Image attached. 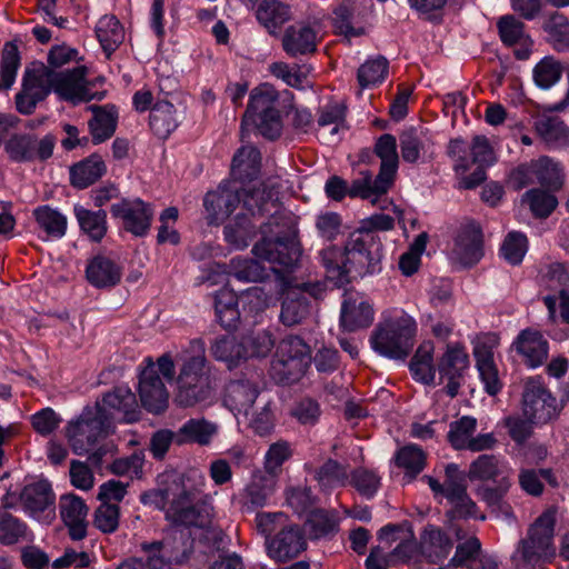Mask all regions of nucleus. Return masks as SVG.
I'll return each instance as SVG.
<instances>
[{
  "label": "nucleus",
  "mask_w": 569,
  "mask_h": 569,
  "mask_svg": "<svg viewBox=\"0 0 569 569\" xmlns=\"http://www.w3.org/2000/svg\"><path fill=\"white\" fill-rule=\"evenodd\" d=\"M20 66V56L18 47L13 43H6L2 52L0 76L2 83L0 89H9L16 80V74Z\"/></svg>",
  "instance_id": "69168bd1"
},
{
  "label": "nucleus",
  "mask_w": 569,
  "mask_h": 569,
  "mask_svg": "<svg viewBox=\"0 0 569 569\" xmlns=\"http://www.w3.org/2000/svg\"><path fill=\"white\" fill-rule=\"evenodd\" d=\"M483 256L482 231L476 222L462 224L456 237L452 258L463 267H470L480 261Z\"/></svg>",
  "instance_id": "dca6fc26"
},
{
  "label": "nucleus",
  "mask_w": 569,
  "mask_h": 569,
  "mask_svg": "<svg viewBox=\"0 0 569 569\" xmlns=\"http://www.w3.org/2000/svg\"><path fill=\"white\" fill-rule=\"evenodd\" d=\"M252 190L248 189V191ZM246 192L247 190L244 189L242 194H240L238 189L230 184H220L216 190L209 191L203 199L209 223H218L228 218L240 201H243Z\"/></svg>",
  "instance_id": "a211bd4d"
},
{
  "label": "nucleus",
  "mask_w": 569,
  "mask_h": 569,
  "mask_svg": "<svg viewBox=\"0 0 569 569\" xmlns=\"http://www.w3.org/2000/svg\"><path fill=\"white\" fill-rule=\"evenodd\" d=\"M260 393V375L247 371L231 379L224 389L223 403L236 413L248 416Z\"/></svg>",
  "instance_id": "9b49d317"
},
{
  "label": "nucleus",
  "mask_w": 569,
  "mask_h": 569,
  "mask_svg": "<svg viewBox=\"0 0 569 569\" xmlns=\"http://www.w3.org/2000/svg\"><path fill=\"white\" fill-rule=\"evenodd\" d=\"M305 549V537L301 530L296 526L282 529L274 538L267 542L269 557L280 562L297 557Z\"/></svg>",
  "instance_id": "4be33fe9"
},
{
  "label": "nucleus",
  "mask_w": 569,
  "mask_h": 569,
  "mask_svg": "<svg viewBox=\"0 0 569 569\" xmlns=\"http://www.w3.org/2000/svg\"><path fill=\"white\" fill-rule=\"evenodd\" d=\"M106 173V164L99 154L79 161L70 168V183L84 189L97 182Z\"/></svg>",
  "instance_id": "473e14b6"
},
{
  "label": "nucleus",
  "mask_w": 569,
  "mask_h": 569,
  "mask_svg": "<svg viewBox=\"0 0 569 569\" xmlns=\"http://www.w3.org/2000/svg\"><path fill=\"white\" fill-rule=\"evenodd\" d=\"M27 525L6 509L0 510V543L11 546L26 539Z\"/></svg>",
  "instance_id": "603ef678"
},
{
  "label": "nucleus",
  "mask_w": 569,
  "mask_h": 569,
  "mask_svg": "<svg viewBox=\"0 0 569 569\" xmlns=\"http://www.w3.org/2000/svg\"><path fill=\"white\" fill-rule=\"evenodd\" d=\"M361 177L355 179L349 188L348 194L352 198L360 197L368 199L372 203L378 201L381 194L387 193L389 189L380 190L378 188V176L372 179V174L369 171H361Z\"/></svg>",
  "instance_id": "bf43d9fd"
},
{
  "label": "nucleus",
  "mask_w": 569,
  "mask_h": 569,
  "mask_svg": "<svg viewBox=\"0 0 569 569\" xmlns=\"http://www.w3.org/2000/svg\"><path fill=\"white\" fill-rule=\"evenodd\" d=\"M356 7L355 0H343L333 11V24L338 33L343 34L348 42L352 37L365 33L363 28H355L351 22Z\"/></svg>",
  "instance_id": "5fc2aeb1"
},
{
  "label": "nucleus",
  "mask_w": 569,
  "mask_h": 569,
  "mask_svg": "<svg viewBox=\"0 0 569 569\" xmlns=\"http://www.w3.org/2000/svg\"><path fill=\"white\" fill-rule=\"evenodd\" d=\"M305 528L311 539H320L337 531L338 522L327 510L313 509L308 512Z\"/></svg>",
  "instance_id": "8fccbe9b"
},
{
  "label": "nucleus",
  "mask_w": 569,
  "mask_h": 569,
  "mask_svg": "<svg viewBox=\"0 0 569 569\" xmlns=\"http://www.w3.org/2000/svg\"><path fill=\"white\" fill-rule=\"evenodd\" d=\"M213 518V507L208 499H197L193 491L181 481L173 503L166 509V519L176 527L208 528Z\"/></svg>",
  "instance_id": "9d476101"
},
{
  "label": "nucleus",
  "mask_w": 569,
  "mask_h": 569,
  "mask_svg": "<svg viewBox=\"0 0 569 569\" xmlns=\"http://www.w3.org/2000/svg\"><path fill=\"white\" fill-rule=\"evenodd\" d=\"M543 30L548 42L557 51H566L569 48V21L559 12H552L545 20Z\"/></svg>",
  "instance_id": "49530a36"
},
{
  "label": "nucleus",
  "mask_w": 569,
  "mask_h": 569,
  "mask_svg": "<svg viewBox=\"0 0 569 569\" xmlns=\"http://www.w3.org/2000/svg\"><path fill=\"white\" fill-rule=\"evenodd\" d=\"M373 152L381 161L378 188L380 190L390 189L399 166L396 137L390 133L380 136L375 143Z\"/></svg>",
  "instance_id": "412c9836"
},
{
  "label": "nucleus",
  "mask_w": 569,
  "mask_h": 569,
  "mask_svg": "<svg viewBox=\"0 0 569 569\" xmlns=\"http://www.w3.org/2000/svg\"><path fill=\"white\" fill-rule=\"evenodd\" d=\"M477 428V419L470 416H463L459 420L450 423L448 441L457 449H466Z\"/></svg>",
  "instance_id": "6e6d98bb"
},
{
  "label": "nucleus",
  "mask_w": 569,
  "mask_h": 569,
  "mask_svg": "<svg viewBox=\"0 0 569 569\" xmlns=\"http://www.w3.org/2000/svg\"><path fill=\"white\" fill-rule=\"evenodd\" d=\"M277 293L283 296L280 320L286 326L300 323L309 313L307 298L297 289H292L290 277H279Z\"/></svg>",
  "instance_id": "aec40b11"
},
{
  "label": "nucleus",
  "mask_w": 569,
  "mask_h": 569,
  "mask_svg": "<svg viewBox=\"0 0 569 569\" xmlns=\"http://www.w3.org/2000/svg\"><path fill=\"white\" fill-rule=\"evenodd\" d=\"M493 483V487H479L477 495L483 502L488 505L489 508H491L493 512H499L506 517H511L512 509L510 505L503 500V497L507 495L511 487V479H508L506 476H503L502 479H498V482Z\"/></svg>",
  "instance_id": "ea45409f"
},
{
  "label": "nucleus",
  "mask_w": 569,
  "mask_h": 569,
  "mask_svg": "<svg viewBox=\"0 0 569 569\" xmlns=\"http://www.w3.org/2000/svg\"><path fill=\"white\" fill-rule=\"evenodd\" d=\"M87 68L57 72L41 61L31 62L24 71L22 89L16 96L17 110L22 114L33 113L37 104L53 90L62 100L79 102L102 100L104 92H91L86 84Z\"/></svg>",
  "instance_id": "f03ea898"
},
{
  "label": "nucleus",
  "mask_w": 569,
  "mask_h": 569,
  "mask_svg": "<svg viewBox=\"0 0 569 569\" xmlns=\"http://www.w3.org/2000/svg\"><path fill=\"white\" fill-rule=\"evenodd\" d=\"M380 250L381 243L375 232L353 231L343 249L330 246L320 251L326 279L341 288L351 281L352 273L363 277L376 272L381 259Z\"/></svg>",
  "instance_id": "7ed1b4c3"
},
{
  "label": "nucleus",
  "mask_w": 569,
  "mask_h": 569,
  "mask_svg": "<svg viewBox=\"0 0 569 569\" xmlns=\"http://www.w3.org/2000/svg\"><path fill=\"white\" fill-rule=\"evenodd\" d=\"M523 201L529 203L530 210L538 218H547L556 209L557 198L541 189H531L523 194Z\"/></svg>",
  "instance_id": "680f3d73"
},
{
  "label": "nucleus",
  "mask_w": 569,
  "mask_h": 569,
  "mask_svg": "<svg viewBox=\"0 0 569 569\" xmlns=\"http://www.w3.org/2000/svg\"><path fill=\"white\" fill-rule=\"evenodd\" d=\"M180 483L181 479L173 478L160 488L143 492L140 500L146 506H153L159 510L166 511V509L173 503Z\"/></svg>",
  "instance_id": "864d4df0"
},
{
  "label": "nucleus",
  "mask_w": 569,
  "mask_h": 569,
  "mask_svg": "<svg viewBox=\"0 0 569 569\" xmlns=\"http://www.w3.org/2000/svg\"><path fill=\"white\" fill-rule=\"evenodd\" d=\"M562 68L552 57H545L533 69V80L542 89L553 86L561 77Z\"/></svg>",
  "instance_id": "e2e57ef3"
},
{
  "label": "nucleus",
  "mask_w": 569,
  "mask_h": 569,
  "mask_svg": "<svg viewBox=\"0 0 569 569\" xmlns=\"http://www.w3.org/2000/svg\"><path fill=\"white\" fill-rule=\"evenodd\" d=\"M138 391L141 406L147 411L159 415L168 408L169 392L154 366L140 373Z\"/></svg>",
  "instance_id": "f3484780"
},
{
  "label": "nucleus",
  "mask_w": 569,
  "mask_h": 569,
  "mask_svg": "<svg viewBox=\"0 0 569 569\" xmlns=\"http://www.w3.org/2000/svg\"><path fill=\"white\" fill-rule=\"evenodd\" d=\"M110 417L99 406L86 407L81 415L68 423L66 436L76 455L89 452L111 430Z\"/></svg>",
  "instance_id": "6e6552de"
},
{
  "label": "nucleus",
  "mask_w": 569,
  "mask_h": 569,
  "mask_svg": "<svg viewBox=\"0 0 569 569\" xmlns=\"http://www.w3.org/2000/svg\"><path fill=\"white\" fill-rule=\"evenodd\" d=\"M517 351L523 356L530 367H538L548 357V341L542 335L532 329L522 330L516 342Z\"/></svg>",
  "instance_id": "c85d7f7f"
},
{
  "label": "nucleus",
  "mask_w": 569,
  "mask_h": 569,
  "mask_svg": "<svg viewBox=\"0 0 569 569\" xmlns=\"http://www.w3.org/2000/svg\"><path fill=\"white\" fill-rule=\"evenodd\" d=\"M93 117L89 120V129L94 143H101L116 131L118 114L113 107L91 106Z\"/></svg>",
  "instance_id": "c9c22d12"
},
{
  "label": "nucleus",
  "mask_w": 569,
  "mask_h": 569,
  "mask_svg": "<svg viewBox=\"0 0 569 569\" xmlns=\"http://www.w3.org/2000/svg\"><path fill=\"white\" fill-rule=\"evenodd\" d=\"M74 213L81 230L93 241H100L107 232V213L104 210L90 211L76 207Z\"/></svg>",
  "instance_id": "de8ad7c7"
},
{
  "label": "nucleus",
  "mask_w": 569,
  "mask_h": 569,
  "mask_svg": "<svg viewBox=\"0 0 569 569\" xmlns=\"http://www.w3.org/2000/svg\"><path fill=\"white\" fill-rule=\"evenodd\" d=\"M176 109L168 101L157 102L150 112L149 124L152 132L160 139H166L177 128Z\"/></svg>",
  "instance_id": "79ce46f5"
},
{
  "label": "nucleus",
  "mask_w": 569,
  "mask_h": 569,
  "mask_svg": "<svg viewBox=\"0 0 569 569\" xmlns=\"http://www.w3.org/2000/svg\"><path fill=\"white\" fill-rule=\"evenodd\" d=\"M228 274L240 282H263L269 277L268 270L252 258L231 259Z\"/></svg>",
  "instance_id": "a19ab883"
},
{
  "label": "nucleus",
  "mask_w": 569,
  "mask_h": 569,
  "mask_svg": "<svg viewBox=\"0 0 569 569\" xmlns=\"http://www.w3.org/2000/svg\"><path fill=\"white\" fill-rule=\"evenodd\" d=\"M217 432L216 423L206 419H189L177 430V445L197 443L208 446Z\"/></svg>",
  "instance_id": "72a5a7b5"
},
{
  "label": "nucleus",
  "mask_w": 569,
  "mask_h": 569,
  "mask_svg": "<svg viewBox=\"0 0 569 569\" xmlns=\"http://www.w3.org/2000/svg\"><path fill=\"white\" fill-rule=\"evenodd\" d=\"M388 72V60L378 57L363 63L358 69V81L361 88L381 82Z\"/></svg>",
  "instance_id": "0e129e2a"
},
{
  "label": "nucleus",
  "mask_w": 569,
  "mask_h": 569,
  "mask_svg": "<svg viewBox=\"0 0 569 569\" xmlns=\"http://www.w3.org/2000/svg\"><path fill=\"white\" fill-rule=\"evenodd\" d=\"M315 478L323 490L343 487L348 482L347 467L337 460L328 459L316 470Z\"/></svg>",
  "instance_id": "3c124183"
},
{
  "label": "nucleus",
  "mask_w": 569,
  "mask_h": 569,
  "mask_svg": "<svg viewBox=\"0 0 569 569\" xmlns=\"http://www.w3.org/2000/svg\"><path fill=\"white\" fill-rule=\"evenodd\" d=\"M316 37L309 26H290L282 36V48L291 57L312 53L317 49Z\"/></svg>",
  "instance_id": "c756f323"
},
{
  "label": "nucleus",
  "mask_w": 569,
  "mask_h": 569,
  "mask_svg": "<svg viewBox=\"0 0 569 569\" xmlns=\"http://www.w3.org/2000/svg\"><path fill=\"white\" fill-rule=\"evenodd\" d=\"M119 505L100 503L94 510L93 526L103 533H112L119 527Z\"/></svg>",
  "instance_id": "774afa93"
},
{
  "label": "nucleus",
  "mask_w": 569,
  "mask_h": 569,
  "mask_svg": "<svg viewBox=\"0 0 569 569\" xmlns=\"http://www.w3.org/2000/svg\"><path fill=\"white\" fill-rule=\"evenodd\" d=\"M396 463L413 478L422 471L426 463V455L417 445H409L397 452Z\"/></svg>",
  "instance_id": "13d9d810"
},
{
  "label": "nucleus",
  "mask_w": 569,
  "mask_h": 569,
  "mask_svg": "<svg viewBox=\"0 0 569 569\" xmlns=\"http://www.w3.org/2000/svg\"><path fill=\"white\" fill-rule=\"evenodd\" d=\"M256 17L270 33H274L290 19V9L278 0H262L257 7Z\"/></svg>",
  "instance_id": "58836bf2"
},
{
  "label": "nucleus",
  "mask_w": 569,
  "mask_h": 569,
  "mask_svg": "<svg viewBox=\"0 0 569 569\" xmlns=\"http://www.w3.org/2000/svg\"><path fill=\"white\" fill-rule=\"evenodd\" d=\"M375 317L372 306L359 296L347 297L341 306L340 322L347 331L368 328Z\"/></svg>",
  "instance_id": "393cba45"
},
{
  "label": "nucleus",
  "mask_w": 569,
  "mask_h": 569,
  "mask_svg": "<svg viewBox=\"0 0 569 569\" xmlns=\"http://www.w3.org/2000/svg\"><path fill=\"white\" fill-rule=\"evenodd\" d=\"M60 515L66 526L69 528V535L73 540H81L87 535L86 517L88 508L84 501L73 495L62 496L59 503Z\"/></svg>",
  "instance_id": "b1692460"
},
{
  "label": "nucleus",
  "mask_w": 569,
  "mask_h": 569,
  "mask_svg": "<svg viewBox=\"0 0 569 569\" xmlns=\"http://www.w3.org/2000/svg\"><path fill=\"white\" fill-rule=\"evenodd\" d=\"M97 38L103 51L110 56L124 39V31L114 16H103L96 27Z\"/></svg>",
  "instance_id": "37998d69"
},
{
  "label": "nucleus",
  "mask_w": 569,
  "mask_h": 569,
  "mask_svg": "<svg viewBox=\"0 0 569 569\" xmlns=\"http://www.w3.org/2000/svg\"><path fill=\"white\" fill-rule=\"evenodd\" d=\"M257 190H266L264 188H253L252 192ZM251 193V191H247L243 199ZM243 209L247 212H243L237 216L236 221L233 223H229L224 227L223 233L226 241L231 244L236 249H243L249 246L250 240L257 233V221L266 216H256L249 211L243 204Z\"/></svg>",
  "instance_id": "5701e85b"
},
{
  "label": "nucleus",
  "mask_w": 569,
  "mask_h": 569,
  "mask_svg": "<svg viewBox=\"0 0 569 569\" xmlns=\"http://www.w3.org/2000/svg\"><path fill=\"white\" fill-rule=\"evenodd\" d=\"M274 485L276 481L272 476H267L261 472L253 473L240 495L242 509L252 511L256 508L263 507L268 498L272 495Z\"/></svg>",
  "instance_id": "cd10ccee"
},
{
  "label": "nucleus",
  "mask_w": 569,
  "mask_h": 569,
  "mask_svg": "<svg viewBox=\"0 0 569 569\" xmlns=\"http://www.w3.org/2000/svg\"><path fill=\"white\" fill-rule=\"evenodd\" d=\"M469 367V356L459 343L448 345L445 353L438 361L440 378L448 380L445 388L447 395L456 397L461 386V380Z\"/></svg>",
  "instance_id": "2eb2a0df"
},
{
  "label": "nucleus",
  "mask_w": 569,
  "mask_h": 569,
  "mask_svg": "<svg viewBox=\"0 0 569 569\" xmlns=\"http://www.w3.org/2000/svg\"><path fill=\"white\" fill-rule=\"evenodd\" d=\"M32 214L39 229H41L48 238L60 239L67 233L68 219L58 209L43 204L37 207Z\"/></svg>",
  "instance_id": "e433bc0d"
},
{
  "label": "nucleus",
  "mask_w": 569,
  "mask_h": 569,
  "mask_svg": "<svg viewBox=\"0 0 569 569\" xmlns=\"http://www.w3.org/2000/svg\"><path fill=\"white\" fill-rule=\"evenodd\" d=\"M88 281L96 288H111L117 286L122 277V268L111 258L97 254L89 260L86 269Z\"/></svg>",
  "instance_id": "a878e982"
},
{
  "label": "nucleus",
  "mask_w": 569,
  "mask_h": 569,
  "mask_svg": "<svg viewBox=\"0 0 569 569\" xmlns=\"http://www.w3.org/2000/svg\"><path fill=\"white\" fill-rule=\"evenodd\" d=\"M410 370L413 378L425 385L435 381L436 369L433 367V346L431 342L422 343L410 361Z\"/></svg>",
  "instance_id": "c03bdc74"
},
{
  "label": "nucleus",
  "mask_w": 569,
  "mask_h": 569,
  "mask_svg": "<svg viewBox=\"0 0 569 569\" xmlns=\"http://www.w3.org/2000/svg\"><path fill=\"white\" fill-rule=\"evenodd\" d=\"M110 210L113 217L122 219L123 228L137 237L144 236L151 226L153 211L140 199H123L112 204Z\"/></svg>",
  "instance_id": "6ab92c4d"
},
{
  "label": "nucleus",
  "mask_w": 569,
  "mask_h": 569,
  "mask_svg": "<svg viewBox=\"0 0 569 569\" xmlns=\"http://www.w3.org/2000/svg\"><path fill=\"white\" fill-rule=\"evenodd\" d=\"M23 507L30 512L43 511L53 503L54 496L47 481L28 485L20 493Z\"/></svg>",
  "instance_id": "a18cd8bd"
},
{
  "label": "nucleus",
  "mask_w": 569,
  "mask_h": 569,
  "mask_svg": "<svg viewBox=\"0 0 569 569\" xmlns=\"http://www.w3.org/2000/svg\"><path fill=\"white\" fill-rule=\"evenodd\" d=\"M56 139L48 134L38 140L33 134H13L4 144L9 158L17 162L32 161L38 158L47 160L52 156Z\"/></svg>",
  "instance_id": "f8f14e48"
},
{
  "label": "nucleus",
  "mask_w": 569,
  "mask_h": 569,
  "mask_svg": "<svg viewBox=\"0 0 569 569\" xmlns=\"http://www.w3.org/2000/svg\"><path fill=\"white\" fill-rule=\"evenodd\" d=\"M536 176L539 183L550 191L561 189L563 184V174L558 163L548 157H542L536 164Z\"/></svg>",
  "instance_id": "4d7b16f0"
},
{
  "label": "nucleus",
  "mask_w": 569,
  "mask_h": 569,
  "mask_svg": "<svg viewBox=\"0 0 569 569\" xmlns=\"http://www.w3.org/2000/svg\"><path fill=\"white\" fill-rule=\"evenodd\" d=\"M418 325L406 312L385 317L370 335L371 348L382 357L403 360L416 342Z\"/></svg>",
  "instance_id": "39448f33"
},
{
  "label": "nucleus",
  "mask_w": 569,
  "mask_h": 569,
  "mask_svg": "<svg viewBox=\"0 0 569 569\" xmlns=\"http://www.w3.org/2000/svg\"><path fill=\"white\" fill-rule=\"evenodd\" d=\"M419 543L421 556L432 563L445 559L452 548L450 538L442 530L431 525L427 526L420 535Z\"/></svg>",
  "instance_id": "2f4dec72"
},
{
  "label": "nucleus",
  "mask_w": 569,
  "mask_h": 569,
  "mask_svg": "<svg viewBox=\"0 0 569 569\" xmlns=\"http://www.w3.org/2000/svg\"><path fill=\"white\" fill-rule=\"evenodd\" d=\"M400 542L389 552L392 563L408 562L416 559L420 553V543L417 542L411 527L399 536Z\"/></svg>",
  "instance_id": "052dcab7"
},
{
  "label": "nucleus",
  "mask_w": 569,
  "mask_h": 569,
  "mask_svg": "<svg viewBox=\"0 0 569 569\" xmlns=\"http://www.w3.org/2000/svg\"><path fill=\"white\" fill-rule=\"evenodd\" d=\"M539 137L550 147L569 142V127L557 116H541L535 122Z\"/></svg>",
  "instance_id": "4c0bfd02"
},
{
  "label": "nucleus",
  "mask_w": 569,
  "mask_h": 569,
  "mask_svg": "<svg viewBox=\"0 0 569 569\" xmlns=\"http://www.w3.org/2000/svg\"><path fill=\"white\" fill-rule=\"evenodd\" d=\"M522 412L537 423H546L557 416V400L540 382L530 380L522 395Z\"/></svg>",
  "instance_id": "ddd939ff"
},
{
  "label": "nucleus",
  "mask_w": 569,
  "mask_h": 569,
  "mask_svg": "<svg viewBox=\"0 0 569 569\" xmlns=\"http://www.w3.org/2000/svg\"><path fill=\"white\" fill-rule=\"evenodd\" d=\"M503 476L511 479L512 471L495 455H480L470 463L467 473V477L471 481L498 482V479H502Z\"/></svg>",
  "instance_id": "7c9ffc66"
},
{
  "label": "nucleus",
  "mask_w": 569,
  "mask_h": 569,
  "mask_svg": "<svg viewBox=\"0 0 569 569\" xmlns=\"http://www.w3.org/2000/svg\"><path fill=\"white\" fill-rule=\"evenodd\" d=\"M508 435L517 445H523L533 433V426L537 425L530 417L522 415L509 416L503 420Z\"/></svg>",
  "instance_id": "338daca9"
},
{
  "label": "nucleus",
  "mask_w": 569,
  "mask_h": 569,
  "mask_svg": "<svg viewBox=\"0 0 569 569\" xmlns=\"http://www.w3.org/2000/svg\"><path fill=\"white\" fill-rule=\"evenodd\" d=\"M311 363L310 347L297 336L283 338L271 362V376L280 383L299 380Z\"/></svg>",
  "instance_id": "1a4fd4ad"
},
{
  "label": "nucleus",
  "mask_w": 569,
  "mask_h": 569,
  "mask_svg": "<svg viewBox=\"0 0 569 569\" xmlns=\"http://www.w3.org/2000/svg\"><path fill=\"white\" fill-rule=\"evenodd\" d=\"M190 349L193 355L183 360L177 377L174 401L183 408L208 400L213 391L210 369L204 356V342L201 339H194L190 342Z\"/></svg>",
  "instance_id": "20e7f679"
},
{
  "label": "nucleus",
  "mask_w": 569,
  "mask_h": 569,
  "mask_svg": "<svg viewBox=\"0 0 569 569\" xmlns=\"http://www.w3.org/2000/svg\"><path fill=\"white\" fill-rule=\"evenodd\" d=\"M210 350L214 359L224 362L229 369L248 359L243 338L238 340L233 336H222L213 341Z\"/></svg>",
  "instance_id": "f704fd0d"
},
{
  "label": "nucleus",
  "mask_w": 569,
  "mask_h": 569,
  "mask_svg": "<svg viewBox=\"0 0 569 569\" xmlns=\"http://www.w3.org/2000/svg\"><path fill=\"white\" fill-rule=\"evenodd\" d=\"M94 406H99L110 417L111 427L117 416L120 420L131 423L138 421L141 415L136 395L127 387L113 388Z\"/></svg>",
  "instance_id": "4468645a"
},
{
  "label": "nucleus",
  "mask_w": 569,
  "mask_h": 569,
  "mask_svg": "<svg viewBox=\"0 0 569 569\" xmlns=\"http://www.w3.org/2000/svg\"><path fill=\"white\" fill-rule=\"evenodd\" d=\"M278 98V92L269 84H261L252 90L242 117V137L249 127L256 128L261 136L270 140L280 136L282 123L276 107Z\"/></svg>",
  "instance_id": "0eeeda50"
},
{
  "label": "nucleus",
  "mask_w": 569,
  "mask_h": 569,
  "mask_svg": "<svg viewBox=\"0 0 569 569\" xmlns=\"http://www.w3.org/2000/svg\"><path fill=\"white\" fill-rule=\"evenodd\" d=\"M141 549L146 552L144 569H164L170 562L181 563L187 559L186 550H178L169 539L144 542Z\"/></svg>",
  "instance_id": "bb28decb"
},
{
  "label": "nucleus",
  "mask_w": 569,
  "mask_h": 569,
  "mask_svg": "<svg viewBox=\"0 0 569 569\" xmlns=\"http://www.w3.org/2000/svg\"><path fill=\"white\" fill-rule=\"evenodd\" d=\"M244 206L253 217H269L268 221L259 224L262 238L253 246L252 253L271 264L279 283V277L288 276L281 273L278 268L291 270L298 264L302 253L293 220L280 212V206L271 200L270 193L266 190L249 193L244 198Z\"/></svg>",
  "instance_id": "f257e3e1"
},
{
  "label": "nucleus",
  "mask_w": 569,
  "mask_h": 569,
  "mask_svg": "<svg viewBox=\"0 0 569 569\" xmlns=\"http://www.w3.org/2000/svg\"><path fill=\"white\" fill-rule=\"evenodd\" d=\"M556 511L548 509L529 527L527 536L518 542L511 561L517 569H535L550 561L556 555L553 535Z\"/></svg>",
  "instance_id": "423d86ee"
},
{
  "label": "nucleus",
  "mask_w": 569,
  "mask_h": 569,
  "mask_svg": "<svg viewBox=\"0 0 569 569\" xmlns=\"http://www.w3.org/2000/svg\"><path fill=\"white\" fill-rule=\"evenodd\" d=\"M261 156L253 146L240 148L232 159V172L238 173L240 178L252 179L260 169Z\"/></svg>",
  "instance_id": "09e8293b"
}]
</instances>
